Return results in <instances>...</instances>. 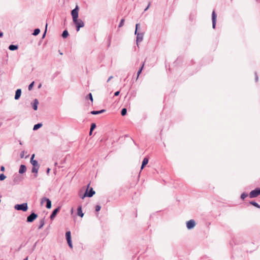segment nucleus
Returning a JSON list of instances; mask_svg holds the SVG:
<instances>
[{"label":"nucleus","instance_id":"obj_39","mask_svg":"<svg viewBox=\"0 0 260 260\" xmlns=\"http://www.w3.org/2000/svg\"><path fill=\"white\" fill-rule=\"evenodd\" d=\"M5 168L4 166H2L1 167V171H3H3H5Z\"/></svg>","mask_w":260,"mask_h":260},{"label":"nucleus","instance_id":"obj_47","mask_svg":"<svg viewBox=\"0 0 260 260\" xmlns=\"http://www.w3.org/2000/svg\"><path fill=\"white\" fill-rule=\"evenodd\" d=\"M42 86V84H40L38 86V88H40Z\"/></svg>","mask_w":260,"mask_h":260},{"label":"nucleus","instance_id":"obj_26","mask_svg":"<svg viewBox=\"0 0 260 260\" xmlns=\"http://www.w3.org/2000/svg\"><path fill=\"white\" fill-rule=\"evenodd\" d=\"M96 124L95 123H92L90 125V129L91 131H93L96 128Z\"/></svg>","mask_w":260,"mask_h":260},{"label":"nucleus","instance_id":"obj_5","mask_svg":"<svg viewBox=\"0 0 260 260\" xmlns=\"http://www.w3.org/2000/svg\"><path fill=\"white\" fill-rule=\"evenodd\" d=\"M15 208L18 210L26 211L27 210V205L26 203H23L20 205H16Z\"/></svg>","mask_w":260,"mask_h":260},{"label":"nucleus","instance_id":"obj_27","mask_svg":"<svg viewBox=\"0 0 260 260\" xmlns=\"http://www.w3.org/2000/svg\"><path fill=\"white\" fill-rule=\"evenodd\" d=\"M40 226L39 227V229H41L44 225L45 224V221H44V219H41L40 221Z\"/></svg>","mask_w":260,"mask_h":260},{"label":"nucleus","instance_id":"obj_24","mask_svg":"<svg viewBox=\"0 0 260 260\" xmlns=\"http://www.w3.org/2000/svg\"><path fill=\"white\" fill-rule=\"evenodd\" d=\"M127 113V109L125 108H122L121 110V114L122 116H125Z\"/></svg>","mask_w":260,"mask_h":260},{"label":"nucleus","instance_id":"obj_52","mask_svg":"<svg viewBox=\"0 0 260 260\" xmlns=\"http://www.w3.org/2000/svg\"><path fill=\"white\" fill-rule=\"evenodd\" d=\"M64 24L66 23V19H64Z\"/></svg>","mask_w":260,"mask_h":260},{"label":"nucleus","instance_id":"obj_28","mask_svg":"<svg viewBox=\"0 0 260 260\" xmlns=\"http://www.w3.org/2000/svg\"><path fill=\"white\" fill-rule=\"evenodd\" d=\"M124 21H125V20L124 18L121 19L120 20V22L119 24L118 27L120 28V27H122L124 25Z\"/></svg>","mask_w":260,"mask_h":260},{"label":"nucleus","instance_id":"obj_45","mask_svg":"<svg viewBox=\"0 0 260 260\" xmlns=\"http://www.w3.org/2000/svg\"><path fill=\"white\" fill-rule=\"evenodd\" d=\"M58 74V72H56L54 74V78Z\"/></svg>","mask_w":260,"mask_h":260},{"label":"nucleus","instance_id":"obj_35","mask_svg":"<svg viewBox=\"0 0 260 260\" xmlns=\"http://www.w3.org/2000/svg\"><path fill=\"white\" fill-rule=\"evenodd\" d=\"M24 151H22L20 153V157H21V158H23V157H24Z\"/></svg>","mask_w":260,"mask_h":260},{"label":"nucleus","instance_id":"obj_34","mask_svg":"<svg viewBox=\"0 0 260 260\" xmlns=\"http://www.w3.org/2000/svg\"><path fill=\"white\" fill-rule=\"evenodd\" d=\"M47 27V23H46V29H45V30L44 34L43 35V36H42L43 38H44L45 37V36H46Z\"/></svg>","mask_w":260,"mask_h":260},{"label":"nucleus","instance_id":"obj_49","mask_svg":"<svg viewBox=\"0 0 260 260\" xmlns=\"http://www.w3.org/2000/svg\"><path fill=\"white\" fill-rule=\"evenodd\" d=\"M23 260H28V257H26L25 258H24Z\"/></svg>","mask_w":260,"mask_h":260},{"label":"nucleus","instance_id":"obj_2","mask_svg":"<svg viewBox=\"0 0 260 260\" xmlns=\"http://www.w3.org/2000/svg\"><path fill=\"white\" fill-rule=\"evenodd\" d=\"M35 157V154L31 155L30 162L31 164L32 165V168L31 170V172L35 173L34 177H37V173L38 172V170L40 168V165L39 164L38 161L37 160L34 159Z\"/></svg>","mask_w":260,"mask_h":260},{"label":"nucleus","instance_id":"obj_25","mask_svg":"<svg viewBox=\"0 0 260 260\" xmlns=\"http://www.w3.org/2000/svg\"><path fill=\"white\" fill-rule=\"evenodd\" d=\"M250 204L251 205H252L253 206H254V207H256V208H260V206L256 202H250Z\"/></svg>","mask_w":260,"mask_h":260},{"label":"nucleus","instance_id":"obj_7","mask_svg":"<svg viewBox=\"0 0 260 260\" xmlns=\"http://www.w3.org/2000/svg\"><path fill=\"white\" fill-rule=\"evenodd\" d=\"M216 18L217 15L214 10L213 11L212 13V27L213 28H215L216 23Z\"/></svg>","mask_w":260,"mask_h":260},{"label":"nucleus","instance_id":"obj_17","mask_svg":"<svg viewBox=\"0 0 260 260\" xmlns=\"http://www.w3.org/2000/svg\"><path fill=\"white\" fill-rule=\"evenodd\" d=\"M105 111H106V110H105V109H102V110H101L99 111L93 110V111H91L90 113L92 115H97V114L103 113Z\"/></svg>","mask_w":260,"mask_h":260},{"label":"nucleus","instance_id":"obj_38","mask_svg":"<svg viewBox=\"0 0 260 260\" xmlns=\"http://www.w3.org/2000/svg\"><path fill=\"white\" fill-rule=\"evenodd\" d=\"M111 39V36H109V39H108L109 43H108V47H109L110 45Z\"/></svg>","mask_w":260,"mask_h":260},{"label":"nucleus","instance_id":"obj_3","mask_svg":"<svg viewBox=\"0 0 260 260\" xmlns=\"http://www.w3.org/2000/svg\"><path fill=\"white\" fill-rule=\"evenodd\" d=\"M90 182L88 184L85 193L83 196L80 195L82 199H83L86 197H91L95 194V192L93 190V188L90 187Z\"/></svg>","mask_w":260,"mask_h":260},{"label":"nucleus","instance_id":"obj_22","mask_svg":"<svg viewBox=\"0 0 260 260\" xmlns=\"http://www.w3.org/2000/svg\"><path fill=\"white\" fill-rule=\"evenodd\" d=\"M144 62H143L142 63V64L141 66V67L140 68V69H139L138 72H137V79L139 77V76L140 75V74L142 72V71L143 70V68H144Z\"/></svg>","mask_w":260,"mask_h":260},{"label":"nucleus","instance_id":"obj_43","mask_svg":"<svg viewBox=\"0 0 260 260\" xmlns=\"http://www.w3.org/2000/svg\"><path fill=\"white\" fill-rule=\"evenodd\" d=\"M4 33L2 31H0V38L3 37Z\"/></svg>","mask_w":260,"mask_h":260},{"label":"nucleus","instance_id":"obj_6","mask_svg":"<svg viewBox=\"0 0 260 260\" xmlns=\"http://www.w3.org/2000/svg\"><path fill=\"white\" fill-rule=\"evenodd\" d=\"M45 202H46V203H47V204H46L47 208H48V209L51 208V201L49 199H47L46 198H43L41 199V204L43 205Z\"/></svg>","mask_w":260,"mask_h":260},{"label":"nucleus","instance_id":"obj_36","mask_svg":"<svg viewBox=\"0 0 260 260\" xmlns=\"http://www.w3.org/2000/svg\"><path fill=\"white\" fill-rule=\"evenodd\" d=\"M254 74H255V80L256 82H257L258 79V76L257 75V73L255 72Z\"/></svg>","mask_w":260,"mask_h":260},{"label":"nucleus","instance_id":"obj_16","mask_svg":"<svg viewBox=\"0 0 260 260\" xmlns=\"http://www.w3.org/2000/svg\"><path fill=\"white\" fill-rule=\"evenodd\" d=\"M39 104L38 100L36 99L34 100V103L32 104V108L34 110H37L38 109V105Z\"/></svg>","mask_w":260,"mask_h":260},{"label":"nucleus","instance_id":"obj_46","mask_svg":"<svg viewBox=\"0 0 260 260\" xmlns=\"http://www.w3.org/2000/svg\"><path fill=\"white\" fill-rule=\"evenodd\" d=\"M92 132H93V131H91V130L90 129V132H89V135H90V136H91V135H92Z\"/></svg>","mask_w":260,"mask_h":260},{"label":"nucleus","instance_id":"obj_21","mask_svg":"<svg viewBox=\"0 0 260 260\" xmlns=\"http://www.w3.org/2000/svg\"><path fill=\"white\" fill-rule=\"evenodd\" d=\"M69 34L68 31L67 29L63 30L61 35L62 37L64 39L67 38L69 36Z\"/></svg>","mask_w":260,"mask_h":260},{"label":"nucleus","instance_id":"obj_15","mask_svg":"<svg viewBox=\"0 0 260 260\" xmlns=\"http://www.w3.org/2000/svg\"><path fill=\"white\" fill-rule=\"evenodd\" d=\"M148 158L146 157L143 159L141 167V170H142L145 167V166L148 163Z\"/></svg>","mask_w":260,"mask_h":260},{"label":"nucleus","instance_id":"obj_11","mask_svg":"<svg viewBox=\"0 0 260 260\" xmlns=\"http://www.w3.org/2000/svg\"><path fill=\"white\" fill-rule=\"evenodd\" d=\"M195 225L196 222L193 219H191L188 221L186 223V226L188 229H191L193 228L195 226Z\"/></svg>","mask_w":260,"mask_h":260},{"label":"nucleus","instance_id":"obj_12","mask_svg":"<svg viewBox=\"0 0 260 260\" xmlns=\"http://www.w3.org/2000/svg\"><path fill=\"white\" fill-rule=\"evenodd\" d=\"M26 171V167L24 165H21L19 169V173L23 174Z\"/></svg>","mask_w":260,"mask_h":260},{"label":"nucleus","instance_id":"obj_32","mask_svg":"<svg viewBox=\"0 0 260 260\" xmlns=\"http://www.w3.org/2000/svg\"><path fill=\"white\" fill-rule=\"evenodd\" d=\"M6 176L3 174V173H2L0 174V179H6Z\"/></svg>","mask_w":260,"mask_h":260},{"label":"nucleus","instance_id":"obj_20","mask_svg":"<svg viewBox=\"0 0 260 260\" xmlns=\"http://www.w3.org/2000/svg\"><path fill=\"white\" fill-rule=\"evenodd\" d=\"M43 124L42 123H38L37 124H36L34 125L33 127V130L34 131H37L39 128H41Z\"/></svg>","mask_w":260,"mask_h":260},{"label":"nucleus","instance_id":"obj_40","mask_svg":"<svg viewBox=\"0 0 260 260\" xmlns=\"http://www.w3.org/2000/svg\"><path fill=\"white\" fill-rule=\"evenodd\" d=\"M140 26V24L139 23H137L136 24V29H137V30H138V28Z\"/></svg>","mask_w":260,"mask_h":260},{"label":"nucleus","instance_id":"obj_50","mask_svg":"<svg viewBox=\"0 0 260 260\" xmlns=\"http://www.w3.org/2000/svg\"><path fill=\"white\" fill-rule=\"evenodd\" d=\"M19 144H20V145H22V142H21V141H19Z\"/></svg>","mask_w":260,"mask_h":260},{"label":"nucleus","instance_id":"obj_42","mask_svg":"<svg viewBox=\"0 0 260 260\" xmlns=\"http://www.w3.org/2000/svg\"><path fill=\"white\" fill-rule=\"evenodd\" d=\"M140 32H139L138 31V30H137V29H135V35H136V36L138 34H140Z\"/></svg>","mask_w":260,"mask_h":260},{"label":"nucleus","instance_id":"obj_9","mask_svg":"<svg viewBox=\"0 0 260 260\" xmlns=\"http://www.w3.org/2000/svg\"><path fill=\"white\" fill-rule=\"evenodd\" d=\"M66 236L67 240V242H68V243L69 246L71 248H72L73 246H72V242H71V232L70 231L67 232L66 234Z\"/></svg>","mask_w":260,"mask_h":260},{"label":"nucleus","instance_id":"obj_1","mask_svg":"<svg viewBox=\"0 0 260 260\" xmlns=\"http://www.w3.org/2000/svg\"><path fill=\"white\" fill-rule=\"evenodd\" d=\"M79 7L76 5L75 8L71 11V15L73 21L76 25V30L79 31L80 28L84 27V23L81 19H78Z\"/></svg>","mask_w":260,"mask_h":260},{"label":"nucleus","instance_id":"obj_33","mask_svg":"<svg viewBox=\"0 0 260 260\" xmlns=\"http://www.w3.org/2000/svg\"><path fill=\"white\" fill-rule=\"evenodd\" d=\"M100 209H101V206H99V205L96 206V207H95V211H96L98 212V211H99L100 210Z\"/></svg>","mask_w":260,"mask_h":260},{"label":"nucleus","instance_id":"obj_48","mask_svg":"<svg viewBox=\"0 0 260 260\" xmlns=\"http://www.w3.org/2000/svg\"><path fill=\"white\" fill-rule=\"evenodd\" d=\"M149 7V5H148V6H147V7L145 9V11L147 10L148 9V7Z\"/></svg>","mask_w":260,"mask_h":260},{"label":"nucleus","instance_id":"obj_31","mask_svg":"<svg viewBox=\"0 0 260 260\" xmlns=\"http://www.w3.org/2000/svg\"><path fill=\"white\" fill-rule=\"evenodd\" d=\"M247 197V194H246V193H242L241 195V198L242 199V200H244L245 198H246Z\"/></svg>","mask_w":260,"mask_h":260},{"label":"nucleus","instance_id":"obj_44","mask_svg":"<svg viewBox=\"0 0 260 260\" xmlns=\"http://www.w3.org/2000/svg\"><path fill=\"white\" fill-rule=\"evenodd\" d=\"M50 171V168H47V174H49V173Z\"/></svg>","mask_w":260,"mask_h":260},{"label":"nucleus","instance_id":"obj_23","mask_svg":"<svg viewBox=\"0 0 260 260\" xmlns=\"http://www.w3.org/2000/svg\"><path fill=\"white\" fill-rule=\"evenodd\" d=\"M40 32V29L39 28H36L34 29V32H32V35L36 36L38 35H39Z\"/></svg>","mask_w":260,"mask_h":260},{"label":"nucleus","instance_id":"obj_4","mask_svg":"<svg viewBox=\"0 0 260 260\" xmlns=\"http://www.w3.org/2000/svg\"><path fill=\"white\" fill-rule=\"evenodd\" d=\"M260 194V188H257L253 190H252L249 193V197L250 198H253L257 197Z\"/></svg>","mask_w":260,"mask_h":260},{"label":"nucleus","instance_id":"obj_14","mask_svg":"<svg viewBox=\"0 0 260 260\" xmlns=\"http://www.w3.org/2000/svg\"><path fill=\"white\" fill-rule=\"evenodd\" d=\"M21 94V89H17L15 92V100H18Z\"/></svg>","mask_w":260,"mask_h":260},{"label":"nucleus","instance_id":"obj_13","mask_svg":"<svg viewBox=\"0 0 260 260\" xmlns=\"http://www.w3.org/2000/svg\"><path fill=\"white\" fill-rule=\"evenodd\" d=\"M60 210V208L59 207H58L56 209H55L53 211V212L52 213L51 216H50V219L51 220L53 219L56 216L57 213L59 212Z\"/></svg>","mask_w":260,"mask_h":260},{"label":"nucleus","instance_id":"obj_18","mask_svg":"<svg viewBox=\"0 0 260 260\" xmlns=\"http://www.w3.org/2000/svg\"><path fill=\"white\" fill-rule=\"evenodd\" d=\"M8 48L11 51H15L18 49V46L16 45L11 44L9 46Z\"/></svg>","mask_w":260,"mask_h":260},{"label":"nucleus","instance_id":"obj_19","mask_svg":"<svg viewBox=\"0 0 260 260\" xmlns=\"http://www.w3.org/2000/svg\"><path fill=\"white\" fill-rule=\"evenodd\" d=\"M77 213L79 216H80L81 217H83L84 216V213L82 212V207L79 206L77 209Z\"/></svg>","mask_w":260,"mask_h":260},{"label":"nucleus","instance_id":"obj_10","mask_svg":"<svg viewBox=\"0 0 260 260\" xmlns=\"http://www.w3.org/2000/svg\"><path fill=\"white\" fill-rule=\"evenodd\" d=\"M144 37V33L141 32L138 34L136 37V43L138 47H139V43L142 41Z\"/></svg>","mask_w":260,"mask_h":260},{"label":"nucleus","instance_id":"obj_41","mask_svg":"<svg viewBox=\"0 0 260 260\" xmlns=\"http://www.w3.org/2000/svg\"><path fill=\"white\" fill-rule=\"evenodd\" d=\"M113 76H111L110 77H109V78H108V79L107 80V82H108L110 80H111L112 78H113Z\"/></svg>","mask_w":260,"mask_h":260},{"label":"nucleus","instance_id":"obj_29","mask_svg":"<svg viewBox=\"0 0 260 260\" xmlns=\"http://www.w3.org/2000/svg\"><path fill=\"white\" fill-rule=\"evenodd\" d=\"M86 99H89L90 100L91 102H93V98H92V94L91 93H89L86 96Z\"/></svg>","mask_w":260,"mask_h":260},{"label":"nucleus","instance_id":"obj_8","mask_svg":"<svg viewBox=\"0 0 260 260\" xmlns=\"http://www.w3.org/2000/svg\"><path fill=\"white\" fill-rule=\"evenodd\" d=\"M38 217V215L35 214V213H31L29 216H28L27 218V221L28 222H31L34 220H35Z\"/></svg>","mask_w":260,"mask_h":260},{"label":"nucleus","instance_id":"obj_37","mask_svg":"<svg viewBox=\"0 0 260 260\" xmlns=\"http://www.w3.org/2000/svg\"><path fill=\"white\" fill-rule=\"evenodd\" d=\"M120 93V91H117L114 93V96H118Z\"/></svg>","mask_w":260,"mask_h":260},{"label":"nucleus","instance_id":"obj_51","mask_svg":"<svg viewBox=\"0 0 260 260\" xmlns=\"http://www.w3.org/2000/svg\"><path fill=\"white\" fill-rule=\"evenodd\" d=\"M59 53H60V54H61V55H62V53L60 52V51H59Z\"/></svg>","mask_w":260,"mask_h":260},{"label":"nucleus","instance_id":"obj_30","mask_svg":"<svg viewBox=\"0 0 260 260\" xmlns=\"http://www.w3.org/2000/svg\"><path fill=\"white\" fill-rule=\"evenodd\" d=\"M34 83H35V82L33 81L28 85V89L29 90H31L32 89V88L34 85Z\"/></svg>","mask_w":260,"mask_h":260}]
</instances>
